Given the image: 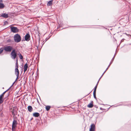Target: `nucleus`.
I'll return each instance as SVG.
<instances>
[{"label":"nucleus","instance_id":"cd10ccee","mask_svg":"<svg viewBox=\"0 0 131 131\" xmlns=\"http://www.w3.org/2000/svg\"><path fill=\"white\" fill-rule=\"evenodd\" d=\"M101 77H100V79H99V80L98 81V82H97V84H98L99 82V81H100V79H101Z\"/></svg>","mask_w":131,"mask_h":131},{"label":"nucleus","instance_id":"39448f33","mask_svg":"<svg viewBox=\"0 0 131 131\" xmlns=\"http://www.w3.org/2000/svg\"><path fill=\"white\" fill-rule=\"evenodd\" d=\"M10 28L11 31L14 33H17L19 31V30L16 27H11Z\"/></svg>","mask_w":131,"mask_h":131},{"label":"nucleus","instance_id":"c756f323","mask_svg":"<svg viewBox=\"0 0 131 131\" xmlns=\"http://www.w3.org/2000/svg\"><path fill=\"white\" fill-rule=\"evenodd\" d=\"M125 34L128 36H129V34H127L126 33H125Z\"/></svg>","mask_w":131,"mask_h":131},{"label":"nucleus","instance_id":"dca6fc26","mask_svg":"<svg viewBox=\"0 0 131 131\" xmlns=\"http://www.w3.org/2000/svg\"><path fill=\"white\" fill-rule=\"evenodd\" d=\"M3 97L0 95V104L2 103L3 101V99H2Z\"/></svg>","mask_w":131,"mask_h":131},{"label":"nucleus","instance_id":"c9c22d12","mask_svg":"<svg viewBox=\"0 0 131 131\" xmlns=\"http://www.w3.org/2000/svg\"><path fill=\"white\" fill-rule=\"evenodd\" d=\"M15 82H14L13 83V84H14V83H15Z\"/></svg>","mask_w":131,"mask_h":131},{"label":"nucleus","instance_id":"a878e982","mask_svg":"<svg viewBox=\"0 0 131 131\" xmlns=\"http://www.w3.org/2000/svg\"><path fill=\"white\" fill-rule=\"evenodd\" d=\"M97 88V87H96V86H95L94 88V90H96Z\"/></svg>","mask_w":131,"mask_h":131},{"label":"nucleus","instance_id":"20e7f679","mask_svg":"<svg viewBox=\"0 0 131 131\" xmlns=\"http://www.w3.org/2000/svg\"><path fill=\"white\" fill-rule=\"evenodd\" d=\"M10 56L11 58L13 59H15L17 57V53L16 52L15 49L13 50L11 52L10 54Z\"/></svg>","mask_w":131,"mask_h":131},{"label":"nucleus","instance_id":"f704fd0d","mask_svg":"<svg viewBox=\"0 0 131 131\" xmlns=\"http://www.w3.org/2000/svg\"><path fill=\"white\" fill-rule=\"evenodd\" d=\"M7 21H5V22H4V23H7Z\"/></svg>","mask_w":131,"mask_h":131},{"label":"nucleus","instance_id":"bb28decb","mask_svg":"<svg viewBox=\"0 0 131 131\" xmlns=\"http://www.w3.org/2000/svg\"><path fill=\"white\" fill-rule=\"evenodd\" d=\"M112 62H111L110 63V64H109V65L108 66V67H110V65H111V64H112Z\"/></svg>","mask_w":131,"mask_h":131},{"label":"nucleus","instance_id":"f8f14e48","mask_svg":"<svg viewBox=\"0 0 131 131\" xmlns=\"http://www.w3.org/2000/svg\"><path fill=\"white\" fill-rule=\"evenodd\" d=\"M93 101H92L87 105V106L89 108H92L93 106Z\"/></svg>","mask_w":131,"mask_h":131},{"label":"nucleus","instance_id":"72a5a7b5","mask_svg":"<svg viewBox=\"0 0 131 131\" xmlns=\"http://www.w3.org/2000/svg\"><path fill=\"white\" fill-rule=\"evenodd\" d=\"M16 62H18V60H17V59L16 60Z\"/></svg>","mask_w":131,"mask_h":131},{"label":"nucleus","instance_id":"f257e3e1","mask_svg":"<svg viewBox=\"0 0 131 131\" xmlns=\"http://www.w3.org/2000/svg\"><path fill=\"white\" fill-rule=\"evenodd\" d=\"M3 50L5 52H11L13 50V47L11 46H6L3 48Z\"/></svg>","mask_w":131,"mask_h":131},{"label":"nucleus","instance_id":"4468645a","mask_svg":"<svg viewBox=\"0 0 131 131\" xmlns=\"http://www.w3.org/2000/svg\"><path fill=\"white\" fill-rule=\"evenodd\" d=\"M91 128V129H93L95 130V125L94 124H92L91 126V128Z\"/></svg>","mask_w":131,"mask_h":131},{"label":"nucleus","instance_id":"0eeeda50","mask_svg":"<svg viewBox=\"0 0 131 131\" xmlns=\"http://www.w3.org/2000/svg\"><path fill=\"white\" fill-rule=\"evenodd\" d=\"M30 36L29 34H27L25 36V40L27 41H28L30 39Z\"/></svg>","mask_w":131,"mask_h":131},{"label":"nucleus","instance_id":"412c9836","mask_svg":"<svg viewBox=\"0 0 131 131\" xmlns=\"http://www.w3.org/2000/svg\"><path fill=\"white\" fill-rule=\"evenodd\" d=\"M15 67V69H18V65H16Z\"/></svg>","mask_w":131,"mask_h":131},{"label":"nucleus","instance_id":"6ab92c4d","mask_svg":"<svg viewBox=\"0 0 131 131\" xmlns=\"http://www.w3.org/2000/svg\"><path fill=\"white\" fill-rule=\"evenodd\" d=\"M4 51L3 48H0V54H1Z\"/></svg>","mask_w":131,"mask_h":131},{"label":"nucleus","instance_id":"473e14b6","mask_svg":"<svg viewBox=\"0 0 131 131\" xmlns=\"http://www.w3.org/2000/svg\"><path fill=\"white\" fill-rule=\"evenodd\" d=\"M98 84H97L95 86H96V87H97V86L98 85Z\"/></svg>","mask_w":131,"mask_h":131},{"label":"nucleus","instance_id":"9d476101","mask_svg":"<svg viewBox=\"0 0 131 131\" xmlns=\"http://www.w3.org/2000/svg\"><path fill=\"white\" fill-rule=\"evenodd\" d=\"M28 68V64L27 63H26L24 66V72H25L27 70Z\"/></svg>","mask_w":131,"mask_h":131},{"label":"nucleus","instance_id":"1a4fd4ad","mask_svg":"<svg viewBox=\"0 0 131 131\" xmlns=\"http://www.w3.org/2000/svg\"><path fill=\"white\" fill-rule=\"evenodd\" d=\"M33 116L35 117H38L39 116L40 114L38 113H33Z\"/></svg>","mask_w":131,"mask_h":131},{"label":"nucleus","instance_id":"ddd939ff","mask_svg":"<svg viewBox=\"0 0 131 131\" xmlns=\"http://www.w3.org/2000/svg\"><path fill=\"white\" fill-rule=\"evenodd\" d=\"M53 2V0H51V1H49L47 4V5L48 6H51L52 4V3Z\"/></svg>","mask_w":131,"mask_h":131},{"label":"nucleus","instance_id":"5701e85b","mask_svg":"<svg viewBox=\"0 0 131 131\" xmlns=\"http://www.w3.org/2000/svg\"><path fill=\"white\" fill-rule=\"evenodd\" d=\"M106 71L105 70L104 72V73H103V74H102V75H101V78H102V77L103 76V74H104V73L106 72Z\"/></svg>","mask_w":131,"mask_h":131},{"label":"nucleus","instance_id":"c85d7f7f","mask_svg":"<svg viewBox=\"0 0 131 131\" xmlns=\"http://www.w3.org/2000/svg\"><path fill=\"white\" fill-rule=\"evenodd\" d=\"M16 65H18V62H16Z\"/></svg>","mask_w":131,"mask_h":131},{"label":"nucleus","instance_id":"7ed1b4c3","mask_svg":"<svg viewBox=\"0 0 131 131\" xmlns=\"http://www.w3.org/2000/svg\"><path fill=\"white\" fill-rule=\"evenodd\" d=\"M21 37L18 34L15 35L14 37V39L16 42H18L21 40Z\"/></svg>","mask_w":131,"mask_h":131},{"label":"nucleus","instance_id":"4be33fe9","mask_svg":"<svg viewBox=\"0 0 131 131\" xmlns=\"http://www.w3.org/2000/svg\"><path fill=\"white\" fill-rule=\"evenodd\" d=\"M96 90H94V91H93V94H96Z\"/></svg>","mask_w":131,"mask_h":131},{"label":"nucleus","instance_id":"2f4dec72","mask_svg":"<svg viewBox=\"0 0 131 131\" xmlns=\"http://www.w3.org/2000/svg\"><path fill=\"white\" fill-rule=\"evenodd\" d=\"M2 0H0V2H2Z\"/></svg>","mask_w":131,"mask_h":131},{"label":"nucleus","instance_id":"2eb2a0df","mask_svg":"<svg viewBox=\"0 0 131 131\" xmlns=\"http://www.w3.org/2000/svg\"><path fill=\"white\" fill-rule=\"evenodd\" d=\"M5 5L4 4L0 3V9H3Z\"/></svg>","mask_w":131,"mask_h":131},{"label":"nucleus","instance_id":"aec40b11","mask_svg":"<svg viewBox=\"0 0 131 131\" xmlns=\"http://www.w3.org/2000/svg\"><path fill=\"white\" fill-rule=\"evenodd\" d=\"M7 91V90L6 91L4 92L1 95H0L1 96H2L3 97L4 96V95L5 93Z\"/></svg>","mask_w":131,"mask_h":131},{"label":"nucleus","instance_id":"6e6552de","mask_svg":"<svg viewBox=\"0 0 131 131\" xmlns=\"http://www.w3.org/2000/svg\"><path fill=\"white\" fill-rule=\"evenodd\" d=\"M19 73V71L18 69H16L15 70V73L17 76V78L15 81L17 80L18 77Z\"/></svg>","mask_w":131,"mask_h":131},{"label":"nucleus","instance_id":"f3484780","mask_svg":"<svg viewBox=\"0 0 131 131\" xmlns=\"http://www.w3.org/2000/svg\"><path fill=\"white\" fill-rule=\"evenodd\" d=\"M50 108V106H46V108L47 111H49Z\"/></svg>","mask_w":131,"mask_h":131},{"label":"nucleus","instance_id":"a211bd4d","mask_svg":"<svg viewBox=\"0 0 131 131\" xmlns=\"http://www.w3.org/2000/svg\"><path fill=\"white\" fill-rule=\"evenodd\" d=\"M19 56L20 59H21L23 58V56L20 53L19 54Z\"/></svg>","mask_w":131,"mask_h":131},{"label":"nucleus","instance_id":"423d86ee","mask_svg":"<svg viewBox=\"0 0 131 131\" xmlns=\"http://www.w3.org/2000/svg\"><path fill=\"white\" fill-rule=\"evenodd\" d=\"M1 16L5 18H7L8 17V14L6 13H3L1 15Z\"/></svg>","mask_w":131,"mask_h":131},{"label":"nucleus","instance_id":"7c9ffc66","mask_svg":"<svg viewBox=\"0 0 131 131\" xmlns=\"http://www.w3.org/2000/svg\"><path fill=\"white\" fill-rule=\"evenodd\" d=\"M109 67H108L107 68V69H106V71L108 69V68Z\"/></svg>","mask_w":131,"mask_h":131},{"label":"nucleus","instance_id":"e433bc0d","mask_svg":"<svg viewBox=\"0 0 131 131\" xmlns=\"http://www.w3.org/2000/svg\"><path fill=\"white\" fill-rule=\"evenodd\" d=\"M122 40L121 41H123V40Z\"/></svg>","mask_w":131,"mask_h":131},{"label":"nucleus","instance_id":"9b49d317","mask_svg":"<svg viewBox=\"0 0 131 131\" xmlns=\"http://www.w3.org/2000/svg\"><path fill=\"white\" fill-rule=\"evenodd\" d=\"M28 109L29 112H31L33 110V108L31 106H29L28 107Z\"/></svg>","mask_w":131,"mask_h":131},{"label":"nucleus","instance_id":"f03ea898","mask_svg":"<svg viewBox=\"0 0 131 131\" xmlns=\"http://www.w3.org/2000/svg\"><path fill=\"white\" fill-rule=\"evenodd\" d=\"M17 124V117H14L13 121L12 124V129L13 131H14L15 130Z\"/></svg>","mask_w":131,"mask_h":131},{"label":"nucleus","instance_id":"4c0bfd02","mask_svg":"<svg viewBox=\"0 0 131 131\" xmlns=\"http://www.w3.org/2000/svg\"><path fill=\"white\" fill-rule=\"evenodd\" d=\"M122 40L121 41H123V40Z\"/></svg>","mask_w":131,"mask_h":131},{"label":"nucleus","instance_id":"58836bf2","mask_svg":"<svg viewBox=\"0 0 131 131\" xmlns=\"http://www.w3.org/2000/svg\"><path fill=\"white\" fill-rule=\"evenodd\" d=\"M32 119V118H31V120Z\"/></svg>","mask_w":131,"mask_h":131},{"label":"nucleus","instance_id":"393cba45","mask_svg":"<svg viewBox=\"0 0 131 131\" xmlns=\"http://www.w3.org/2000/svg\"><path fill=\"white\" fill-rule=\"evenodd\" d=\"M95 130H93V129H91V128L90 129L89 131H94Z\"/></svg>","mask_w":131,"mask_h":131},{"label":"nucleus","instance_id":"b1692460","mask_svg":"<svg viewBox=\"0 0 131 131\" xmlns=\"http://www.w3.org/2000/svg\"><path fill=\"white\" fill-rule=\"evenodd\" d=\"M93 96L94 98H95V99H96V94H93Z\"/></svg>","mask_w":131,"mask_h":131}]
</instances>
